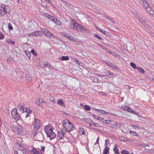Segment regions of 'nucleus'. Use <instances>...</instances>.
Listing matches in <instances>:
<instances>
[{"instance_id": "nucleus-28", "label": "nucleus", "mask_w": 154, "mask_h": 154, "mask_svg": "<svg viewBox=\"0 0 154 154\" xmlns=\"http://www.w3.org/2000/svg\"><path fill=\"white\" fill-rule=\"evenodd\" d=\"M66 131L67 130L64 127V128H62V129L60 131L65 135Z\"/></svg>"}, {"instance_id": "nucleus-7", "label": "nucleus", "mask_w": 154, "mask_h": 154, "mask_svg": "<svg viewBox=\"0 0 154 154\" xmlns=\"http://www.w3.org/2000/svg\"><path fill=\"white\" fill-rule=\"evenodd\" d=\"M42 34L40 31H35L28 34V36H35V37L39 38L41 36Z\"/></svg>"}, {"instance_id": "nucleus-50", "label": "nucleus", "mask_w": 154, "mask_h": 154, "mask_svg": "<svg viewBox=\"0 0 154 154\" xmlns=\"http://www.w3.org/2000/svg\"><path fill=\"white\" fill-rule=\"evenodd\" d=\"M34 136H35L37 134V132L36 131H33L32 132Z\"/></svg>"}, {"instance_id": "nucleus-14", "label": "nucleus", "mask_w": 154, "mask_h": 154, "mask_svg": "<svg viewBox=\"0 0 154 154\" xmlns=\"http://www.w3.org/2000/svg\"><path fill=\"white\" fill-rule=\"evenodd\" d=\"M106 63L107 64V65L113 68L114 69H116L117 68V67L116 66L114 65L112 63L110 62L109 61L106 62Z\"/></svg>"}, {"instance_id": "nucleus-46", "label": "nucleus", "mask_w": 154, "mask_h": 154, "mask_svg": "<svg viewBox=\"0 0 154 154\" xmlns=\"http://www.w3.org/2000/svg\"><path fill=\"white\" fill-rule=\"evenodd\" d=\"M130 133L131 135H133L134 136H136L137 134L136 132L132 131H130Z\"/></svg>"}, {"instance_id": "nucleus-57", "label": "nucleus", "mask_w": 154, "mask_h": 154, "mask_svg": "<svg viewBox=\"0 0 154 154\" xmlns=\"http://www.w3.org/2000/svg\"><path fill=\"white\" fill-rule=\"evenodd\" d=\"M29 113H28V112H27V114L26 115V118H27L28 116H29V114L31 112V111L30 110H29Z\"/></svg>"}, {"instance_id": "nucleus-36", "label": "nucleus", "mask_w": 154, "mask_h": 154, "mask_svg": "<svg viewBox=\"0 0 154 154\" xmlns=\"http://www.w3.org/2000/svg\"><path fill=\"white\" fill-rule=\"evenodd\" d=\"M7 61L8 63H10V62H11L12 61H13V59L11 57H9L7 59Z\"/></svg>"}, {"instance_id": "nucleus-48", "label": "nucleus", "mask_w": 154, "mask_h": 154, "mask_svg": "<svg viewBox=\"0 0 154 154\" xmlns=\"http://www.w3.org/2000/svg\"><path fill=\"white\" fill-rule=\"evenodd\" d=\"M4 38V35L0 32V38Z\"/></svg>"}, {"instance_id": "nucleus-45", "label": "nucleus", "mask_w": 154, "mask_h": 154, "mask_svg": "<svg viewBox=\"0 0 154 154\" xmlns=\"http://www.w3.org/2000/svg\"><path fill=\"white\" fill-rule=\"evenodd\" d=\"M94 37L97 38H101L97 35L96 34H94L93 35Z\"/></svg>"}, {"instance_id": "nucleus-63", "label": "nucleus", "mask_w": 154, "mask_h": 154, "mask_svg": "<svg viewBox=\"0 0 154 154\" xmlns=\"http://www.w3.org/2000/svg\"><path fill=\"white\" fill-rule=\"evenodd\" d=\"M133 127H134V128H136L137 129H139V126H138L137 125H133V126H132Z\"/></svg>"}, {"instance_id": "nucleus-60", "label": "nucleus", "mask_w": 154, "mask_h": 154, "mask_svg": "<svg viewBox=\"0 0 154 154\" xmlns=\"http://www.w3.org/2000/svg\"><path fill=\"white\" fill-rule=\"evenodd\" d=\"M45 148V147L44 146L42 147V149L41 150H40V151H41L42 152H43L44 151V149Z\"/></svg>"}, {"instance_id": "nucleus-55", "label": "nucleus", "mask_w": 154, "mask_h": 154, "mask_svg": "<svg viewBox=\"0 0 154 154\" xmlns=\"http://www.w3.org/2000/svg\"><path fill=\"white\" fill-rule=\"evenodd\" d=\"M102 33L106 35H109V34L108 32L105 31H103Z\"/></svg>"}, {"instance_id": "nucleus-23", "label": "nucleus", "mask_w": 154, "mask_h": 154, "mask_svg": "<svg viewBox=\"0 0 154 154\" xmlns=\"http://www.w3.org/2000/svg\"><path fill=\"white\" fill-rule=\"evenodd\" d=\"M109 148H105L104 149L103 152V154H107L109 152Z\"/></svg>"}, {"instance_id": "nucleus-11", "label": "nucleus", "mask_w": 154, "mask_h": 154, "mask_svg": "<svg viewBox=\"0 0 154 154\" xmlns=\"http://www.w3.org/2000/svg\"><path fill=\"white\" fill-rule=\"evenodd\" d=\"M18 108L20 110L22 111V112H24V111L26 112V110H27V109H26L24 106V104L22 103H20L18 105Z\"/></svg>"}, {"instance_id": "nucleus-40", "label": "nucleus", "mask_w": 154, "mask_h": 154, "mask_svg": "<svg viewBox=\"0 0 154 154\" xmlns=\"http://www.w3.org/2000/svg\"><path fill=\"white\" fill-rule=\"evenodd\" d=\"M30 52L32 53L35 56H37V54L35 52V51L33 49H32L31 51Z\"/></svg>"}, {"instance_id": "nucleus-30", "label": "nucleus", "mask_w": 154, "mask_h": 154, "mask_svg": "<svg viewBox=\"0 0 154 154\" xmlns=\"http://www.w3.org/2000/svg\"><path fill=\"white\" fill-rule=\"evenodd\" d=\"M122 154H129V152L126 150H122L121 152Z\"/></svg>"}, {"instance_id": "nucleus-38", "label": "nucleus", "mask_w": 154, "mask_h": 154, "mask_svg": "<svg viewBox=\"0 0 154 154\" xmlns=\"http://www.w3.org/2000/svg\"><path fill=\"white\" fill-rule=\"evenodd\" d=\"M84 108H85V109L86 110H87V111H88V110H90L91 109L90 107L89 106L87 105H85V106Z\"/></svg>"}, {"instance_id": "nucleus-61", "label": "nucleus", "mask_w": 154, "mask_h": 154, "mask_svg": "<svg viewBox=\"0 0 154 154\" xmlns=\"http://www.w3.org/2000/svg\"><path fill=\"white\" fill-rule=\"evenodd\" d=\"M106 50L107 53H109L110 54H112V51H110L108 49H107V48Z\"/></svg>"}, {"instance_id": "nucleus-27", "label": "nucleus", "mask_w": 154, "mask_h": 154, "mask_svg": "<svg viewBox=\"0 0 154 154\" xmlns=\"http://www.w3.org/2000/svg\"><path fill=\"white\" fill-rule=\"evenodd\" d=\"M55 22H54L57 25H60L61 24V22L60 21V20L57 18H56L55 20Z\"/></svg>"}, {"instance_id": "nucleus-5", "label": "nucleus", "mask_w": 154, "mask_h": 154, "mask_svg": "<svg viewBox=\"0 0 154 154\" xmlns=\"http://www.w3.org/2000/svg\"><path fill=\"white\" fill-rule=\"evenodd\" d=\"M11 114L13 118L16 121H17L20 119V116L16 108H14L12 110Z\"/></svg>"}, {"instance_id": "nucleus-26", "label": "nucleus", "mask_w": 154, "mask_h": 154, "mask_svg": "<svg viewBox=\"0 0 154 154\" xmlns=\"http://www.w3.org/2000/svg\"><path fill=\"white\" fill-rule=\"evenodd\" d=\"M109 144V140H105V148H106L107 147V148H108V145Z\"/></svg>"}, {"instance_id": "nucleus-3", "label": "nucleus", "mask_w": 154, "mask_h": 154, "mask_svg": "<svg viewBox=\"0 0 154 154\" xmlns=\"http://www.w3.org/2000/svg\"><path fill=\"white\" fill-rule=\"evenodd\" d=\"M63 127L67 130V131L70 132L71 131L75 129V127L67 119L63 121Z\"/></svg>"}, {"instance_id": "nucleus-22", "label": "nucleus", "mask_w": 154, "mask_h": 154, "mask_svg": "<svg viewBox=\"0 0 154 154\" xmlns=\"http://www.w3.org/2000/svg\"><path fill=\"white\" fill-rule=\"evenodd\" d=\"M137 69L139 72L142 73L143 74L145 72L144 70L141 67H137Z\"/></svg>"}, {"instance_id": "nucleus-32", "label": "nucleus", "mask_w": 154, "mask_h": 154, "mask_svg": "<svg viewBox=\"0 0 154 154\" xmlns=\"http://www.w3.org/2000/svg\"><path fill=\"white\" fill-rule=\"evenodd\" d=\"M129 107L125 106H124L122 107V109L124 111H128Z\"/></svg>"}, {"instance_id": "nucleus-17", "label": "nucleus", "mask_w": 154, "mask_h": 154, "mask_svg": "<svg viewBox=\"0 0 154 154\" xmlns=\"http://www.w3.org/2000/svg\"><path fill=\"white\" fill-rule=\"evenodd\" d=\"M79 132L81 135L82 134L85 135V130L83 128H80L79 129Z\"/></svg>"}, {"instance_id": "nucleus-2", "label": "nucleus", "mask_w": 154, "mask_h": 154, "mask_svg": "<svg viewBox=\"0 0 154 154\" xmlns=\"http://www.w3.org/2000/svg\"><path fill=\"white\" fill-rule=\"evenodd\" d=\"M9 126L10 127L13 131L16 134H18L21 131L20 127L17 125L15 122L11 121L9 123Z\"/></svg>"}, {"instance_id": "nucleus-47", "label": "nucleus", "mask_w": 154, "mask_h": 154, "mask_svg": "<svg viewBox=\"0 0 154 154\" xmlns=\"http://www.w3.org/2000/svg\"><path fill=\"white\" fill-rule=\"evenodd\" d=\"M38 100L39 101V102H40L41 103H45L44 100L42 98H39Z\"/></svg>"}, {"instance_id": "nucleus-20", "label": "nucleus", "mask_w": 154, "mask_h": 154, "mask_svg": "<svg viewBox=\"0 0 154 154\" xmlns=\"http://www.w3.org/2000/svg\"><path fill=\"white\" fill-rule=\"evenodd\" d=\"M96 110L100 113H101L102 114H108V112L103 110L99 109H96Z\"/></svg>"}, {"instance_id": "nucleus-42", "label": "nucleus", "mask_w": 154, "mask_h": 154, "mask_svg": "<svg viewBox=\"0 0 154 154\" xmlns=\"http://www.w3.org/2000/svg\"><path fill=\"white\" fill-rule=\"evenodd\" d=\"M8 25V28L9 29L11 30H12L13 29V27L12 26L10 23H9Z\"/></svg>"}, {"instance_id": "nucleus-18", "label": "nucleus", "mask_w": 154, "mask_h": 154, "mask_svg": "<svg viewBox=\"0 0 154 154\" xmlns=\"http://www.w3.org/2000/svg\"><path fill=\"white\" fill-rule=\"evenodd\" d=\"M18 152H20V153H21L22 152L23 154H24L25 152L26 151L24 148L22 146H20V149L18 150Z\"/></svg>"}, {"instance_id": "nucleus-62", "label": "nucleus", "mask_w": 154, "mask_h": 154, "mask_svg": "<svg viewBox=\"0 0 154 154\" xmlns=\"http://www.w3.org/2000/svg\"><path fill=\"white\" fill-rule=\"evenodd\" d=\"M36 104L38 105V106H40L41 105V103L39 102V101L38 100V101L36 102Z\"/></svg>"}, {"instance_id": "nucleus-56", "label": "nucleus", "mask_w": 154, "mask_h": 154, "mask_svg": "<svg viewBox=\"0 0 154 154\" xmlns=\"http://www.w3.org/2000/svg\"><path fill=\"white\" fill-rule=\"evenodd\" d=\"M115 125L116 126L118 127L119 128L120 127L121 125L119 123H116L115 124Z\"/></svg>"}, {"instance_id": "nucleus-4", "label": "nucleus", "mask_w": 154, "mask_h": 154, "mask_svg": "<svg viewBox=\"0 0 154 154\" xmlns=\"http://www.w3.org/2000/svg\"><path fill=\"white\" fill-rule=\"evenodd\" d=\"M70 26L71 28H73L74 29L77 30L80 32L85 31L86 29H85L82 25H80L76 23L74 21H72L70 24Z\"/></svg>"}, {"instance_id": "nucleus-16", "label": "nucleus", "mask_w": 154, "mask_h": 154, "mask_svg": "<svg viewBox=\"0 0 154 154\" xmlns=\"http://www.w3.org/2000/svg\"><path fill=\"white\" fill-rule=\"evenodd\" d=\"M114 148L113 149L115 153H116L117 154H119V149L118 148V146L117 144H115L114 146Z\"/></svg>"}, {"instance_id": "nucleus-37", "label": "nucleus", "mask_w": 154, "mask_h": 154, "mask_svg": "<svg viewBox=\"0 0 154 154\" xmlns=\"http://www.w3.org/2000/svg\"><path fill=\"white\" fill-rule=\"evenodd\" d=\"M146 11L148 12V13H149L150 14H151L152 13H151V8L149 7H146Z\"/></svg>"}, {"instance_id": "nucleus-1", "label": "nucleus", "mask_w": 154, "mask_h": 154, "mask_svg": "<svg viewBox=\"0 0 154 154\" xmlns=\"http://www.w3.org/2000/svg\"><path fill=\"white\" fill-rule=\"evenodd\" d=\"M53 127L49 124L45 126V131L47 137H49L51 140H52L56 137V134L53 131Z\"/></svg>"}, {"instance_id": "nucleus-41", "label": "nucleus", "mask_w": 154, "mask_h": 154, "mask_svg": "<svg viewBox=\"0 0 154 154\" xmlns=\"http://www.w3.org/2000/svg\"><path fill=\"white\" fill-rule=\"evenodd\" d=\"M26 79L29 80L31 79V77L28 74L26 76Z\"/></svg>"}, {"instance_id": "nucleus-39", "label": "nucleus", "mask_w": 154, "mask_h": 154, "mask_svg": "<svg viewBox=\"0 0 154 154\" xmlns=\"http://www.w3.org/2000/svg\"><path fill=\"white\" fill-rule=\"evenodd\" d=\"M7 41L9 43L11 44H14V42L12 41L11 39H8Z\"/></svg>"}, {"instance_id": "nucleus-44", "label": "nucleus", "mask_w": 154, "mask_h": 154, "mask_svg": "<svg viewBox=\"0 0 154 154\" xmlns=\"http://www.w3.org/2000/svg\"><path fill=\"white\" fill-rule=\"evenodd\" d=\"M106 75H112V73H111V72L109 70H106V72H105Z\"/></svg>"}, {"instance_id": "nucleus-10", "label": "nucleus", "mask_w": 154, "mask_h": 154, "mask_svg": "<svg viewBox=\"0 0 154 154\" xmlns=\"http://www.w3.org/2000/svg\"><path fill=\"white\" fill-rule=\"evenodd\" d=\"M8 12L5 5H2L1 7H0V14L2 15H4L6 13Z\"/></svg>"}, {"instance_id": "nucleus-29", "label": "nucleus", "mask_w": 154, "mask_h": 154, "mask_svg": "<svg viewBox=\"0 0 154 154\" xmlns=\"http://www.w3.org/2000/svg\"><path fill=\"white\" fill-rule=\"evenodd\" d=\"M94 126L95 127H98L99 126V124L98 123H95V122H94L92 121L91 123V126Z\"/></svg>"}, {"instance_id": "nucleus-24", "label": "nucleus", "mask_w": 154, "mask_h": 154, "mask_svg": "<svg viewBox=\"0 0 154 154\" xmlns=\"http://www.w3.org/2000/svg\"><path fill=\"white\" fill-rule=\"evenodd\" d=\"M69 58L68 56H63L61 57V60L62 61L63 60H69Z\"/></svg>"}, {"instance_id": "nucleus-8", "label": "nucleus", "mask_w": 154, "mask_h": 154, "mask_svg": "<svg viewBox=\"0 0 154 154\" xmlns=\"http://www.w3.org/2000/svg\"><path fill=\"white\" fill-rule=\"evenodd\" d=\"M42 32L46 36L49 38H54L55 37L54 35L47 30L43 29L42 30Z\"/></svg>"}, {"instance_id": "nucleus-35", "label": "nucleus", "mask_w": 154, "mask_h": 154, "mask_svg": "<svg viewBox=\"0 0 154 154\" xmlns=\"http://www.w3.org/2000/svg\"><path fill=\"white\" fill-rule=\"evenodd\" d=\"M63 35L65 36V37H67L68 38H70V36L68 34L66 33H62Z\"/></svg>"}, {"instance_id": "nucleus-6", "label": "nucleus", "mask_w": 154, "mask_h": 154, "mask_svg": "<svg viewBox=\"0 0 154 154\" xmlns=\"http://www.w3.org/2000/svg\"><path fill=\"white\" fill-rule=\"evenodd\" d=\"M33 125L34 129L38 131L41 126L40 121L38 119H35L33 121Z\"/></svg>"}, {"instance_id": "nucleus-33", "label": "nucleus", "mask_w": 154, "mask_h": 154, "mask_svg": "<svg viewBox=\"0 0 154 154\" xmlns=\"http://www.w3.org/2000/svg\"><path fill=\"white\" fill-rule=\"evenodd\" d=\"M128 111L130 112H131L133 114H136V113H137V112H136L134 111V110H132V109H131L130 108H128Z\"/></svg>"}, {"instance_id": "nucleus-12", "label": "nucleus", "mask_w": 154, "mask_h": 154, "mask_svg": "<svg viewBox=\"0 0 154 154\" xmlns=\"http://www.w3.org/2000/svg\"><path fill=\"white\" fill-rule=\"evenodd\" d=\"M32 154H42L41 151L37 150L36 149L33 148L31 151Z\"/></svg>"}, {"instance_id": "nucleus-13", "label": "nucleus", "mask_w": 154, "mask_h": 154, "mask_svg": "<svg viewBox=\"0 0 154 154\" xmlns=\"http://www.w3.org/2000/svg\"><path fill=\"white\" fill-rule=\"evenodd\" d=\"M64 135L59 131H58L57 135V139L59 140H62L63 139Z\"/></svg>"}, {"instance_id": "nucleus-31", "label": "nucleus", "mask_w": 154, "mask_h": 154, "mask_svg": "<svg viewBox=\"0 0 154 154\" xmlns=\"http://www.w3.org/2000/svg\"><path fill=\"white\" fill-rule=\"evenodd\" d=\"M25 53L26 54V56L28 58H30L31 57V54L30 52L26 51H25Z\"/></svg>"}, {"instance_id": "nucleus-19", "label": "nucleus", "mask_w": 154, "mask_h": 154, "mask_svg": "<svg viewBox=\"0 0 154 154\" xmlns=\"http://www.w3.org/2000/svg\"><path fill=\"white\" fill-rule=\"evenodd\" d=\"M85 121L88 124H89L90 126H91V123L92 121L90 118H87L85 119Z\"/></svg>"}, {"instance_id": "nucleus-15", "label": "nucleus", "mask_w": 154, "mask_h": 154, "mask_svg": "<svg viewBox=\"0 0 154 154\" xmlns=\"http://www.w3.org/2000/svg\"><path fill=\"white\" fill-rule=\"evenodd\" d=\"M40 66L42 68H44L46 66L50 67L51 65L49 64L48 62L45 61L44 62V63L42 64H40Z\"/></svg>"}, {"instance_id": "nucleus-58", "label": "nucleus", "mask_w": 154, "mask_h": 154, "mask_svg": "<svg viewBox=\"0 0 154 154\" xmlns=\"http://www.w3.org/2000/svg\"><path fill=\"white\" fill-rule=\"evenodd\" d=\"M99 137L97 139L96 142L95 143V145H96L97 144H99Z\"/></svg>"}, {"instance_id": "nucleus-52", "label": "nucleus", "mask_w": 154, "mask_h": 154, "mask_svg": "<svg viewBox=\"0 0 154 154\" xmlns=\"http://www.w3.org/2000/svg\"><path fill=\"white\" fill-rule=\"evenodd\" d=\"M93 117L94 118H95V119H97V120H98L99 117V116H98L97 115H94L93 116Z\"/></svg>"}, {"instance_id": "nucleus-54", "label": "nucleus", "mask_w": 154, "mask_h": 154, "mask_svg": "<svg viewBox=\"0 0 154 154\" xmlns=\"http://www.w3.org/2000/svg\"><path fill=\"white\" fill-rule=\"evenodd\" d=\"M50 100L51 101L54 103H55L56 102L55 100L53 99V98H50Z\"/></svg>"}, {"instance_id": "nucleus-9", "label": "nucleus", "mask_w": 154, "mask_h": 154, "mask_svg": "<svg viewBox=\"0 0 154 154\" xmlns=\"http://www.w3.org/2000/svg\"><path fill=\"white\" fill-rule=\"evenodd\" d=\"M137 19L143 25H145L146 27H148L149 26L148 24H146V21L145 19H143V17H138Z\"/></svg>"}, {"instance_id": "nucleus-49", "label": "nucleus", "mask_w": 154, "mask_h": 154, "mask_svg": "<svg viewBox=\"0 0 154 154\" xmlns=\"http://www.w3.org/2000/svg\"><path fill=\"white\" fill-rule=\"evenodd\" d=\"M110 122L109 120H105L103 121V122L105 124H108Z\"/></svg>"}, {"instance_id": "nucleus-53", "label": "nucleus", "mask_w": 154, "mask_h": 154, "mask_svg": "<svg viewBox=\"0 0 154 154\" xmlns=\"http://www.w3.org/2000/svg\"><path fill=\"white\" fill-rule=\"evenodd\" d=\"M96 28L98 30L100 31V32H103V31L102 30V29H101L99 27H98L97 26H96Z\"/></svg>"}, {"instance_id": "nucleus-21", "label": "nucleus", "mask_w": 154, "mask_h": 154, "mask_svg": "<svg viewBox=\"0 0 154 154\" xmlns=\"http://www.w3.org/2000/svg\"><path fill=\"white\" fill-rule=\"evenodd\" d=\"M58 104L62 106H64L65 104L61 100H59L57 101Z\"/></svg>"}, {"instance_id": "nucleus-64", "label": "nucleus", "mask_w": 154, "mask_h": 154, "mask_svg": "<svg viewBox=\"0 0 154 154\" xmlns=\"http://www.w3.org/2000/svg\"><path fill=\"white\" fill-rule=\"evenodd\" d=\"M140 146H142L145 147H146L147 146V145L146 144L143 143V144H141L140 145Z\"/></svg>"}, {"instance_id": "nucleus-59", "label": "nucleus", "mask_w": 154, "mask_h": 154, "mask_svg": "<svg viewBox=\"0 0 154 154\" xmlns=\"http://www.w3.org/2000/svg\"><path fill=\"white\" fill-rule=\"evenodd\" d=\"M45 16L49 19H50V18H51V15H50L49 14H46Z\"/></svg>"}, {"instance_id": "nucleus-25", "label": "nucleus", "mask_w": 154, "mask_h": 154, "mask_svg": "<svg viewBox=\"0 0 154 154\" xmlns=\"http://www.w3.org/2000/svg\"><path fill=\"white\" fill-rule=\"evenodd\" d=\"M142 3L143 6L144 7H145V8H146V7H149L148 3H147L146 1H143V2Z\"/></svg>"}, {"instance_id": "nucleus-34", "label": "nucleus", "mask_w": 154, "mask_h": 154, "mask_svg": "<svg viewBox=\"0 0 154 154\" xmlns=\"http://www.w3.org/2000/svg\"><path fill=\"white\" fill-rule=\"evenodd\" d=\"M130 65L134 69H136L137 68V66L135 64L133 63L132 62H131L130 63Z\"/></svg>"}, {"instance_id": "nucleus-51", "label": "nucleus", "mask_w": 154, "mask_h": 154, "mask_svg": "<svg viewBox=\"0 0 154 154\" xmlns=\"http://www.w3.org/2000/svg\"><path fill=\"white\" fill-rule=\"evenodd\" d=\"M42 5L43 6H44V7H45L46 8H47V6L46 5V3H45V2H42Z\"/></svg>"}, {"instance_id": "nucleus-43", "label": "nucleus", "mask_w": 154, "mask_h": 154, "mask_svg": "<svg viewBox=\"0 0 154 154\" xmlns=\"http://www.w3.org/2000/svg\"><path fill=\"white\" fill-rule=\"evenodd\" d=\"M56 17H54L51 16V18H50V19L53 22H55V20L56 19Z\"/></svg>"}]
</instances>
